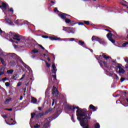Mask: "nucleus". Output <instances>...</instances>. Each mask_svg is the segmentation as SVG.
Returning <instances> with one entry per match:
<instances>
[{"label":"nucleus","instance_id":"obj_1","mask_svg":"<svg viewBox=\"0 0 128 128\" xmlns=\"http://www.w3.org/2000/svg\"><path fill=\"white\" fill-rule=\"evenodd\" d=\"M76 110L77 119L80 121V124L83 128H90L88 120H90V115L78 107L68 106V114L74 112Z\"/></svg>","mask_w":128,"mask_h":128},{"label":"nucleus","instance_id":"obj_2","mask_svg":"<svg viewBox=\"0 0 128 128\" xmlns=\"http://www.w3.org/2000/svg\"><path fill=\"white\" fill-rule=\"evenodd\" d=\"M6 38H10V41L12 42H16V44H17L18 42H20V40H22V36L20 35L14 34L12 32L7 34ZM16 40H18V42H16Z\"/></svg>","mask_w":128,"mask_h":128},{"label":"nucleus","instance_id":"obj_3","mask_svg":"<svg viewBox=\"0 0 128 128\" xmlns=\"http://www.w3.org/2000/svg\"><path fill=\"white\" fill-rule=\"evenodd\" d=\"M58 16L62 20L65 19V22H66V24H70L72 22L70 19L67 18V16H70V15H68L64 13H61L58 14Z\"/></svg>","mask_w":128,"mask_h":128},{"label":"nucleus","instance_id":"obj_4","mask_svg":"<svg viewBox=\"0 0 128 128\" xmlns=\"http://www.w3.org/2000/svg\"><path fill=\"white\" fill-rule=\"evenodd\" d=\"M112 33H108L107 34V38H108L109 40H110V42H112V44H114L116 42V41H114V40L112 39Z\"/></svg>","mask_w":128,"mask_h":128},{"label":"nucleus","instance_id":"obj_5","mask_svg":"<svg viewBox=\"0 0 128 128\" xmlns=\"http://www.w3.org/2000/svg\"><path fill=\"white\" fill-rule=\"evenodd\" d=\"M52 94L54 96H58V89L54 86L53 87Z\"/></svg>","mask_w":128,"mask_h":128},{"label":"nucleus","instance_id":"obj_6","mask_svg":"<svg viewBox=\"0 0 128 128\" xmlns=\"http://www.w3.org/2000/svg\"><path fill=\"white\" fill-rule=\"evenodd\" d=\"M6 56V53L5 52V53H4L3 55L0 56V60L3 66H6V62H4V60L2 58V56Z\"/></svg>","mask_w":128,"mask_h":128},{"label":"nucleus","instance_id":"obj_7","mask_svg":"<svg viewBox=\"0 0 128 128\" xmlns=\"http://www.w3.org/2000/svg\"><path fill=\"white\" fill-rule=\"evenodd\" d=\"M58 70H56V64H54V63L52 64V74H56V71Z\"/></svg>","mask_w":128,"mask_h":128},{"label":"nucleus","instance_id":"obj_8","mask_svg":"<svg viewBox=\"0 0 128 128\" xmlns=\"http://www.w3.org/2000/svg\"><path fill=\"white\" fill-rule=\"evenodd\" d=\"M8 6L5 3H2V6H0V8H2V10H4L8 8Z\"/></svg>","mask_w":128,"mask_h":128},{"label":"nucleus","instance_id":"obj_9","mask_svg":"<svg viewBox=\"0 0 128 128\" xmlns=\"http://www.w3.org/2000/svg\"><path fill=\"white\" fill-rule=\"evenodd\" d=\"M117 68L119 70L118 72L120 74H124V72H125L124 70L120 66H118Z\"/></svg>","mask_w":128,"mask_h":128},{"label":"nucleus","instance_id":"obj_10","mask_svg":"<svg viewBox=\"0 0 128 128\" xmlns=\"http://www.w3.org/2000/svg\"><path fill=\"white\" fill-rule=\"evenodd\" d=\"M49 38H50V40H60V38H58L56 36H49Z\"/></svg>","mask_w":128,"mask_h":128},{"label":"nucleus","instance_id":"obj_11","mask_svg":"<svg viewBox=\"0 0 128 128\" xmlns=\"http://www.w3.org/2000/svg\"><path fill=\"white\" fill-rule=\"evenodd\" d=\"M98 42L100 44H102L103 46L106 44V41H104V39L102 38H100Z\"/></svg>","mask_w":128,"mask_h":128},{"label":"nucleus","instance_id":"obj_12","mask_svg":"<svg viewBox=\"0 0 128 128\" xmlns=\"http://www.w3.org/2000/svg\"><path fill=\"white\" fill-rule=\"evenodd\" d=\"M100 38L96 36H93L92 38V42H94V40H96V42H98L100 40Z\"/></svg>","mask_w":128,"mask_h":128},{"label":"nucleus","instance_id":"obj_13","mask_svg":"<svg viewBox=\"0 0 128 128\" xmlns=\"http://www.w3.org/2000/svg\"><path fill=\"white\" fill-rule=\"evenodd\" d=\"M16 24H24V20H18L15 22Z\"/></svg>","mask_w":128,"mask_h":128},{"label":"nucleus","instance_id":"obj_14","mask_svg":"<svg viewBox=\"0 0 128 128\" xmlns=\"http://www.w3.org/2000/svg\"><path fill=\"white\" fill-rule=\"evenodd\" d=\"M70 29V28L69 27H64V26L62 27V30H64V32H69Z\"/></svg>","mask_w":128,"mask_h":128},{"label":"nucleus","instance_id":"obj_15","mask_svg":"<svg viewBox=\"0 0 128 128\" xmlns=\"http://www.w3.org/2000/svg\"><path fill=\"white\" fill-rule=\"evenodd\" d=\"M89 108H90L92 110L93 112H96V106H94L92 104H90Z\"/></svg>","mask_w":128,"mask_h":128},{"label":"nucleus","instance_id":"obj_16","mask_svg":"<svg viewBox=\"0 0 128 128\" xmlns=\"http://www.w3.org/2000/svg\"><path fill=\"white\" fill-rule=\"evenodd\" d=\"M98 62H100V66H102V64H104V66H106V68H108V66L106 65V62H102V60L98 61Z\"/></svg>","mask_w":128,"mask_h":128},{"label":"nucleus","instance_id":"obj_17","mask_svg":"<svg viewBox=\"0 0 128 128\" xmlns=\"http://www.w3.org/2000/svg\"><path fill=\"white\" fill-rule=\"evenodd\" d=\"M74 32H76V30H74V28H70L68 34H74Z\"/></svg>","mask_w":128,"mask_h":128},{"label":"nucleus","instance_id":"obj_18","mask_svg":"<svg viewBox=\"0 0 128 128\" xmlns=\"http://www.w3.org/2000/svg\"><path fill=\"white\" fill-rule=\"evenodd\" d=\"M31 102H32V104H36V102H38V100L36 98L32 97Z\"/></svg>","mask_w":128,"mask_h":128},{"label":"nucleus","instance_id":"obj_19","mask_svg":"<svg viewBox=\"0 0 128 128\" xmlns=\"http://www.w3.org/2000/svg\"><path fill=\"white\" fill-rule=\"evenodd\" d=\"M102 56L106 60H108V58H112L110 57L109 56H106V55L102 54Z\"/></svg>","mask_w":128,"mask_h":128},{"label":"nucleus","instance_id":"obj_20","mask_svg":"<svg viewBox=\"0 0 128 128\" xmlns=\"http://www.w3.org/2000/svg\"><path fill=\"white\" fill-rule=\"evenodd\" d=\"M6 20L7 24H10V26H12V22L10 20L8 19H6Z\"/></svg>","mask_w":128,"mask_h":128},{"label":"nucleus","instance_id":"obj_21","mask_svg":"<svg viewBox=\"0 0 128 128\" xmlns=\"http://www.w3.org/2000/svg\"><path fill=\"white\" fill-rule=\"evenodd\" d=\"M12 120H14V119L11 118L10 120L9 121H6V120H5V122L7 124H8L9 126H14V123H12L11 124H8V122H12Z\"/></svg>","mask_w":128,"mask_h":128},{"label":"nucleus","instance_id":"obj_22","mask_svg":"<svg viewBox=\"0 0 128 128\" xmlns=\"http://www.w3.org/2000/svg\"><path fill=\"white\" fill-rule=\"evenodd\" d=\"M48 94H50V90L47 89L45 92L46 96H48Z\"/></svg>","mask_w":128,"mask_h":128},{"label":"nucleus","instance_id":"obj_23","mask_svg":"<svg viewBox=\"0 0 128 128\" xmlns=\"http://www.w3.org/2000/svg\"><path fill=\"white\" fill-rule=\"evenodd\" d=\"M50 126V122H48L46 124H45L44 126V128H48Z\"/></svg>","mask_w":128,"mask_h":128},{"label":"nucleus","instance_id":"obj_24","mask_svg":"<svg viewBox=\"0 0 128 128\" xmlns=\"http://www.w3.org/2000/svg\"><path fill=\"white\" fill-rule=\"evenodd\" d=\"M94 128H100V125L98 123H96L94 125Z\"/></svg>","mask_w":128,"mask_h":128},{"label":"nucleus","instance_id":"obj_25","mask_svg":"<svg viewBox=\"0 0 128 128\" xmlns=\"http://www.w3.org/2000/svg\"><path fill=\"white\" fill-rule=\"evenodd\" d=\"M52 76H53V80H52V82H54L56 80V74L55 75H53Z\"/></svg>","mask_w":128,"mask_h":128},{"label":"nucleus","instance_id":"obj_26","mask_svg":"<svg viewBox=\"0 0 128 128\" xmlns=\"http://www.w3.org/2000/svg\"><path fill=\"white\" fill-rule=\"evenodd\" d=\"M10 114H2V118H8V116H9Z\"/></svg>","mask_w":128,"mask_h":128},{"label":"nucleus","instance_id":"obj_27","mask_svg":"<svg viewBox=\"0 0 128 128\" xmlns=\"http://www.w3.org/2000/svg\"><path fill=\"white\" fill-rule=\"evenodd\" d=\"M58 40H64V42H67V40H70V39L69 38L62 39V38H60V39H59Z\"/></svg>","mask_w":128,"mask_h":128},{"label":"nucleus","instance_id":"obj_28","mask_svg":"<svg viewBox=\"0 0 128 128\" xmlns=\"http://www.w3.org/2000/svg\"><path fill=\"white\" fill-rule=\"evenodd\" d=\"M12 72H14V70H8L7 71V73L8 74H12Z\"/></svg>","mask_w":128,"mask_h":128},{"label":"nucleus","instance_id":"obj_29","mask_svg":"<svg viewBox=\"0 0 128 128\" xmlns=\"http://www.w3.org/2000/svg\"><path fill=\"white\" fill-rule=\"evenodd\" d=\"M10 100H12V98H10L9 99L6 100L5 102V104H8V102H10Z\"/></svg>","mask_w":128,"mask_h":128},{"label":"nucleus","instance_id":"obj_30","mask_svg":"<svg viewBox=\"0 0 128 128\" xmlns=\"http://www.w3.org/2000/svg\"><path fill=\"white\" fill-rule=\"evenodd\" d=\"M46 64L47 68H50V64H48L46 61Z\"/></svg>","mask_w":128,"mask_h":128},{"label":"nucleus","instance_id":"obj_31","mask_svg":"<svg viewBox=\"0 0 128 128\" xmlns=\"http://www.w3.org/2000/svg\"><path fill=\"white\" fill-rule=\"evenodd\" d=\"M32 52L34 54H36L37 52H38V50L36 49H34L33 50H32Z\"/></svg>","mask_w":128,"mask_h":128},{"label":"nucleus","instance_id":"obj_32","mask_svg":"<svg viewBox=\"0 0 128 128\" xmlns=\"http://www.w3.org/2000/svg\"><path fill=\"white\" fill-rule=\"evenodd\" d=\"M4 52L0 49V56H4Z\"/></svg>","mask_w":128,"mask_h":128},{"label":"nucleus","instance_id":"obj_33","mask_svg":"<svg viewBox=\"0 0 128 128\" xmlns=\"http://www.w3.org/2000/svg\"><path fill=\"white\" fill-rule=\"evenodd\" d=\"M79 44H80V46H82V44H84V42H82V40H80Z\"/></svg>","mask_w":128,"mask_h":128},{"label":"nucleus","instance_id":"obj_34","mask_svg":"<svg viewBox=\"0 0 128 128\" xmlns=\"http://www.w3.org/2000/svg\"><path fill=\"white\" fill-rule=\"evenodd\" d=\"M84 24H90V22L89 21H86L84 20Z\"/></svg>","mask_w":128,"mask_h":128},{"label":"nucleus","instance_id":"obj_35","mask_svg":"<svg viewBox=\"0 0 128 128\" xmlns=\"http://www.w3.org/2000/svg\"><path fill=\"white\" fill-rule=\"evenodd\" d=\"M40 124H36L34 126V128H40Z\"/></svg>","mask_w":128,"mask_h":128},{"label":"nucleus","instance_id":"obj_36","mask_svg":"<svg viewBox=\"0 0 128 128\" xmlns=\"http://www.w3.org/2000/svg\"><path fill=\"white\" fill-rule=\"evenodd\" d=\"M128 44V42H125V43L123 44H122V46H123L124 48V46H126V44Z\"/></svg>","mask_w":128,"mask_h":128},{"label":"nucleus","instance_id":"obj_37","mask_svg":"<svg viewBox=\"0 0 128 128\" xmlns=\"http://www.w3.org/2000/svg\"><path fill=\"white\" fill-rule=\"evenodd\" d=\"M124 80H126V78H120V82H124Z\"/></svg>","mask_w":128,"mask_h":128},{"label":"nucleus","instance_id":"obj_38","mask_svg":"<svg viewBox=\"0 0 128 128\" xmlns=\"http://www.w3.org/2000/svg\"><path fill=\"white\" fill-rule=\"evenodd\" d=\"M5 86H10V82H6V83H5Z\"/></svg>","mask_w":128,"mask_h":128},{"label":"nucleus","instance_id":"obj_39","mask_svg":"<svg viewBox=\"0 0 128 128\" xmlns=\"http://www.w3.org/2000/svg\"><path fill=\"white\" fill-rule=\"evenodd\" d=\"M5 110H9L10 112H12V108H5Z\"/></svg>","mask_w":128,"mask_h":128},{"label":"nucleus","instance_id":"obj_40","mask_svg":"<svg viewBox=\"0 0 128 128\" xmlns=\"http://www.w3.org/2000/svg\"><path fill=\"white\" fill-rule=\"evenodd\" d=\"M44 116V114L40 113L38 115V116Z\"/></svg>","mask_w":128,"mask_h":128},{"label":"nucleus","instance_id":"obj_41","mask_svg":"<svg viewBox=\"0 0 128 128\" xmlns=\"http://www.w3.org/2000/svg\"><path fill=\"white\" fill-rule=\"evenodd\" d=\"M69 40H70V42H74V38H69Z\"/></svg>","mask_w":128,"mask_h":128},{"label":"nucleus","instance_id":"obj_42","mask_svg":"<svg viewBox=\"0 0 128 128\" xmlns=\"http://www.w3.org/2000/svg\"><path fill=\"white\" fill-rule=\"evenodd\" d=\"M22 82H18V86H22Z\"/></svg>","mask_w":128,"mask_h":128},{"label":"nucleus","instance_id":"obj_43","mask_svg":"<svg viewBox=\"0 0 128 128\" xmlns=\"http://www.w3.org/2000/svg\"><path fill=\"white\" fill-rule=\"evenodd\" d=\"M32 118H33L34 116H36V114L34 113H32Z\"/></svg>","mask_w":128,"mask_h":128},{"label":"nucleus","instance_id":"obj_44","mask_svg":"<svg viewBox=\"0 0 128 128\" xmlns=\"http://www.w3.org/2000/svg\"><path fill=\"white\" fill-rule=\"evenodd\" d=\"M114 79L118 80V76L116 74H115Z\"/></svg>","mask_w":128,"mask_h":128},{"label":"nucleus","instance_id":"obj_45","mask_svg":"<svg viewBox=\"0 0 128 128\" xmlns=\"http://www.w3.org/2000/svg\"><path fill=\"white\" fill-rule=\"evenodd\" d=\"M9 10L10 12H12V14H14V10L12 8H11Z\"/></svg>","mask_w":128,"mask_h":128},{"label":"nucleus","instance_id":"obj_46","mask_svg":"<svg viewBox=\"0 0 128 128\" xmlns=\"http://www.w3.org/2000/svg\"><path fill=\"white\" fill-rule=\"evenodd\" d=\"M78 26H83L84 25V23L80 22L78 24Z\"/></svg>","mask_w":128,"mask_h":128},{"label":"nucleus","instance_id":"obj_47","mask_svg":"<svg viewBox=\"0 0 128 128\" xmlns=\"http://www.w3.org/2000/svg\"><path fill=\"white\" fill-rule=\"evenodd\" d=\"M54 11L55 12H58V8H54Z\"/></svg>","mask_w":128,"mask_h":128},{"label":"nucleus","instance_id":"obj_48","mask_svg":"<svg viewBox=\"0 0 128 128\" xmlns=\"http://www.w3.org/2000/svg\"><path fill=\"white\" fill-rule=\"evenodd\" d=\"M100 56H102V55H100L99 56H96V58H97V60H98V58H100Z\"/></svg>","mask_w":128,"mask_h":128},{"label":"nucleus","instance_id":"obj_49","mask_svg":"<svg viewBox=\"0 0 128 128\" xmlns=\"http://www.w3.org/2000/svg\"><path fill=\"white\" fill-rule=\"evenodd\" d=\"M54 99L52 98V106H54Z\"/></svg>","mask_w":128,"mask_h":128},{"label":"nucleus","instance_id":"obj_50","mask_svg":"<svg viewBox=\"0 0 128 128\" xmlns=\"http://www.w3.org/2000/svg\"><path fill=\"white\" fill-rule=\"evenodd\" d=\"M2 74H4V72H0V76H2Z\"/></svg>","mask_w":128,"mask_h":128},{"label":"nucleus","instance_id":"obj_51","mask_svg":"<svg viewBox=\"0 0 128 128\" xmlns=\"http://www.w3.org/2000/svg\"><path fill=\"white\" fill-rule=\"evenodd\" d=\"M43 38H48L49 37L48 36H44Z\"/></svg>","mask_w":128,"mask_h":128},{"label":"nucleus","instance_id":"obj_52","mask_svg":"<svg viewBox=\"0 0 128 128\" xmlns=\"http://www.w3.org/2000/svg\"><path fill=\"white\" fill-rule=\"evenodd\" d=\"M52 56H53L54 60H56V56H54V54H52Z\"/></svg>","mask_w":128,"mask_h":128},{"label":"nucleus","instance_id":"obj_53","mask_svg":"<svg viewBox=\"0 0 128 128\" xmlns=\"http://www.w3.org/2000/svg\"><path fill=\"white\" fill-rule=\"evenodd\" d=\"M72 120L73 122H76L74 121V117H72Z\"/></svg>","mask_w":128,"mask_h":128},{"label":"nucleus","instance_id":"obj_54","mask_svg":"<svg viewBox=\"0 0 128 128\" xmlns=\"http://www.w3.org/2000/svg\"><path fill=\"white\" fill-rule=\"evenodd\" d=\"M24 76H26V74H24L22 76V78H24Z\"/></svg>","mask_w":128,"mask_h":128},{"label":"nucleus","instance_id":"obj_55","mask_svg":"<svg viewBox=\"0 0 128 128\" xmlns=\"http://www.w3.org/2000/svg\"><path fill=\"white\" fill-rule=\"evenodd\" d=\"M2 34V30L0 29V34Z\"/></svg>","mask_w":128,"mask_h":128},{"label":"nucleus","instance_id":"obj_56","mask_svg":"<svg viewBox=\"0 0 128 128\" xmlns=\"http://www.w3.org/2000/svg\"><path fill=\"white\" fill-rule=\"evenodd\" d=\"M105 70H107L108 74V72H110V70H106V69H105Z\"/></svg>","mask_w":128,"mask_h":128},{"label":"nucleus","instance_id":"obj_57","mask_svg":"<svg viewBox=\"0 0 128 128\" xmlns=\"http://www.w3.org/2000/svg\"><path fill=\"white\" fill-rule=\"evenodd\" d=\"M24 90V92H26V88H25L24 89H23Z\"/></svg>","mask_w":128,"mask_h":128},{"label":"nucleus","instance_id":"obj_58","mask_svg":"<svg viewBox=\"0 0 128 128\" xmlns=\"http://www.w3.org/2000/svg\"><path fill=\"white\" fill-rule=\"evenodd\" d=\"M51 4H54V1H51Z\"/></svg>","mask_w":128,"mask_h":128},{"label":"nucleus","instance_id":"obj_59","mask_svg":"<svg viewBox=\"0 0 128 128\" xmlns=\"http://www.w3.org/2000/svg\"><path fill=\"white\" fill-rule=\"evenodd\" d=\"M3 80H6V78H4Z\"/></svg>","mask_w":128,"mask_h":128},{"label":"nucleus","instance_id":"obj_60","mask_svg":"<svg viewBox=\"0 0 128 128\" xmlns=\"http://www.w3.org/2000/svg\"><path fill=\"white\" fill-rule=\"evenodd\" d=\"M52 108L49 109V112H52Z\"/></svg>","mask_w":128,"mask_h":128},{"label":"nucleus","instance_id":"obj_61","mask_svg":"<svg viewBox=\"0 0 128 128\" xmlns=\"http://www.w3.org/2000/svg\"><path fill=\"white\" fill-rule=\"evenodd\" d=\"M48 60L49 62L50 61V58H48Z\"/></svg>","mask_w":128,"mask_h":128},{"label":"nucleus","instance_id":"obj_62","mask_svg":"<svg viewBox=\"0 0 128 128\" xmlns=\"http://www.w3.org/2000/svg\"><path fill=\"white\" fill-rule=\"evenodd\" d=\"M42 110V108L40 107V108H38V110Z\"/></svg>","mask_w":128,"mask_h":128},{"label":"nucleus","instance_id":"obj_63","mask_svg":"<svg viewBox=\"0 0 128 128\" xmlns=\"http://www.w3.org/2000/svg\"><path fill=\"white\" fill-rule=\"evenodd\" d=\"M39 46H40V48H42V45H39Z\"/></svg>","mask_w":128,"mask_h":128},{"label":"nucleus","instance_id":"obj_64","mask_svg":"<svg viewBox=\"0 0 128 128\" xmlns=\"http://www.w3.org/2000/svg\"><path fill=\"white\" fill-rule=\"evenodd\" d=\"M20 100H22V96H21V97H20Z\"/></svg>","mask_w":128,"mask_h":128}]
</instances>
